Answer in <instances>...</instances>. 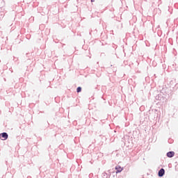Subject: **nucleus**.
Segmentation results:
<instances>
[{
	"label": "nucleus",
	"mask_w": 178,
	"mask_h": 178,
	"mask_svg": "<svg viewBox=\"0 0 178 178\" xmlns=\"http://www.w3.org/2000/svg\"><path fill=\"white\" fill-rule=\"evenodd\" d=\"M95 1V0H91V2H94Z\"/></svg>",
	"instance_id": "obj_6"
},
{
	"label": "nucleus",
	"mask_w": 178,
	"mask_h": 178,
	"mask_svg": "<svg viewBox=\"0 0 178 178\" xmlns=\"http://www.w3.org/2000/svg\"><path fill=\"white\" fill-rule=\"evenodd\" d=\"M163 175H165V170L163 168H161L159 171V177H162L163 176Z\"/></svg>",
	"instance_id": "obj_2"
},
{
	"label": "nucleus",
	"mask_w": 178,
	"mask_h": 178,
	"mask_svg": "<svg viewBox=\"0 0 178 178\" xmlns=\"http://www.w3.org/2000/svg\"><path fill=\"white\" fill-rule=\"evenodd\" d=\"M8 134L6 132H3L2 134H0V138L3 140H8Z\"/></svg>",
	"instance_id": "obj_1"
},
{
	"label": "nucleus",
	"mask_w": 178,
	"mask_h": 178,
	"mask_svg": "<svg viewBox=\"0 0 178 178\" xmlns=\"http://www.w3.org/2000/svg\"><path fill=\"white\" fill-rule=\"evenodd\" d=\"M76 92H81V87H78L76 88Z\"/></svg>",
	"instance_id": "obj_5"
},
{
	"label": "nucleus",
	"mask_w": 178,
	"mask_h": 178,
	"mask_svg": "<svg viewBox=\"0 0 178 178\" xmlns=\"http://www.w3.org/2000/svg\"><path fill=\"white\" fill-rule=\"evenodd\" d=\"M115 170H117L116 173H120V172H122L123 170V168H122V167H120V165H117L115 167Z\"/></svg>",
	"instance_id": "obj_3"
},
{
	"label": "nucleus",
	"mask_w": 178,
	"mask_h": 178,
	"mask_svg": "<svg viewBox=\"0 0 178 178\" xmlns=\"http://www.w3.org/2000/svg\"><path fill=\"white\" fill-rule=\"evenodd\" d=\"M167 156L168 158H173V156H175V152H168L167 153Z\"/></svg>",
	"instance_id": "obj_4"
}]
</instances>
